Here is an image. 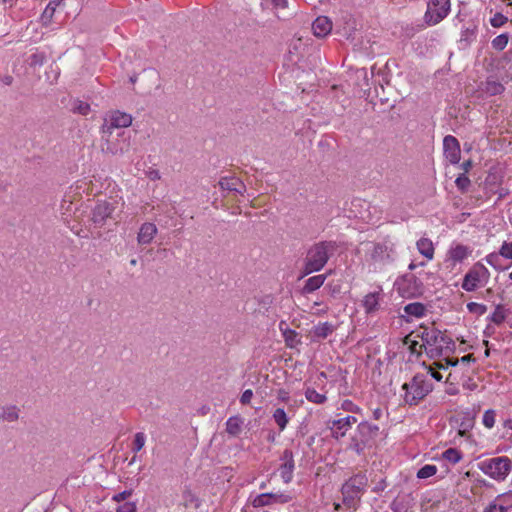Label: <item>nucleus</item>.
Here are the masks:
<instances>
[{
    "label": "nucleus",
    "instance_id": "obj_1",
    "mask_svg": "<svg viewBox=\"0 0 512 512\" xmlns=\"http://www.w3.org/2000/svg\"><path fill=\"white\" fill-rule=\"evenodd\" d=\"M338 249L339 244L335 240H320L308 246L302 263V277L321 271Z\"/></svg>",
    "mask_w": 512,
    "mask_h": 512
},
{
    "label": "nucleus",
    "instance_id": "obj_2",
    "mask_svg": "<svg viewBox=\"0 0 512 512\" xmlns=\"http://www.w3.org/2000/svg\"><path fill=\"white\" fill-rule=\"evenodd\" d=\"M416 336L421 338L420 348H424L429 358H446L455 349V342L438 329L423 327Z\"/></svg>",
    "mask_w": 512,
    "mask_h": 512
},
{
    "label": "nucleus",
    "instance_id": "obj_3",
    "mask_svg": "<svg viewBox=\"0 0 512 512\" xmlns=\"http://www.w3.org/2000/svg\"><path fill=\"white\" fill-rule=\"evenodd\" d=\"M402 390L403 403L411 407L422 402L434 390V384L428 374L417 373L402 385Z\"/></svg>",
    "mask_w": 512,
    "mask_h": 512
},
{
    "label": "nucleus",
    "instance_id": "obj_4",
    "mask_svg": "<svg viewBox=\"0 0 512 512\" xmlns=\"http://www.w3.org/2000/svg\"><path fill=\"white\" fill-rule=\"evenodd\" d=\"M379 426L368 421H362L357 425L354 435L350 439L349 449L361 455L366 447H371L378 436Z\"/></svg>",
    "mask_w": 512,
    "mask_h": 512
},
{
    "label": "nucleus",
    "instance_id": "obj_5",
    "mask_svg": "<svg viewBox=\"0 0 512 512\" xmlns=\"http://www.w3.org/2000/svg\"><path fill=\"white\" fill-rule=\"evenodd\" d=\"M479 470L491 479L502 482L512 470V460L508 456H497L478 463Z\"/></svg>",
    "mask_w": 512,
    "mask_h": 512
},
{
    "label": "nucleus",
    "instance_id": "obj_6",
    "mask_svg": "<svg viewBox=\"0 0 512 512\" xmlns=\"http://www.w3.org/2000/svg\"><path fill=\"white\" fill-rule=\"evenodd\" d=\"M123 135V131L116 132L100 128L101 151L107 155L123 154L127 148V144L123 138Z\"/></svg>",
    "mask_w": 512,
    "mask_h": 512
},
{
    "label": "nucleus",
    "instance_id": "obj_7",
    "mask_svg": "<svg viewBox=\"0 0 512 512\" xmlns=\"http://www.w3.org/2000/svg\"><path fill=\"white\" fill-rule=\"evenodd\" d=\"M490 277L488 269L481 263H475L464 276L462 288L471 292L478 287H483L487 284Z\"/></svg>",
    "mask_w": 512,
    "mask_h": 512
},
{
    "label": "nucleus",
    "instance_id": "obj_8",
    "mask_svg": "<svg viewBox=\"0 0 512 512\" xmlns=\"http://www.w3.org/2000/svg\"><path fill=\"white\" fill-rule=\"evenodd\" d=\"M450 11V0H429L424 15L429 26L440 23Z\"/></svg>",
    "mask_w": 512,
    "mask_h": 512
},
{
    "label": "nucleus",
    "instance_id": "obj_9",
    "mask_svg": "<svg viewBox=\"0 0 512 512\" xmlns=\"http://www.w3.org/2000/svg\"><path fill=\"white\" fill-rule=\"evenodd\" d=\"M398 293L404 298H413L423 293V283L414 274H405L396 282Z\"/></svg>",
    "mask_w": 512,
    "mask_h": 512
},
{
    "label": "nucleus",
    "instance_id": "obj_10",
    "mask_svg": "<svg viewBox=\"0 0 512 512\" xmlns=\"http://www.w3.org/2000/svg\"><path fill=\"white\" fill-rule=\"evenodd\" d=\"M117 208L115 200H100L96 203L91 213V220L97 227L105 225L109 218H112L113 213Z\"/></svg>",
    "mask_w": 512,
    "mask_h": 512
},
{
    "label": "nucleus",
    "instance_id": "obj_11",
    "mask_svg": "<svg viewBox=\"0 0 512 512\" xmlns=\"http://www.w3.org/2000/svg\"><path fill=\"white\" fill-rule=\"evenodd\" d=\"M132 123V116L121 111H112L105 115L101 128L111 131H122L121 129L129 127Z\"/></svg>",
    "mask_w": 512,
    "mask_h": 512
},
{
    "label": "nucleus",
    "instance_id": "obj_12",
    "mask_svg": "<svg viewBox=\"0 0 512 512\" xmlns=\"http://www.w3.org/2000/svg\"><path fill=\"white\" fill-rule=\"evenodd\" d=\"M280 465H279V473L282 481L285 484H289L293 480L294 476V470H295V461H294V454L291 449L286 448L280 458Z\"/></svg>",
    "mask_w": 512,
    "mask_h": 512
},
{
    "label": "nucleus",
    "instance_id": "obj_13",
    "mask_svg": "<svg viewBox=\"0 0 512 512\" xmlns=\"http://www.w3.org/2000/svg\"><path fill=\"white\" fill-rule=\"evenodd\" d=\"M291 501V497L289 495L283 493H262L257 495L252 501L251 504L254 508H261L265 506H270L274 503H288Z\"/></svg>",
    "mask_w": 512,
    "mask_h": 512
},
{
    "label": "nucleus",
    "instance_id": "obj_14",
    "mask_svg": "<svg viewBox=\"0 0 512 512\" xmlns=\"http://www.w3.org/2000/svg\"><path fill=\"white\" fill-rule=\"evenodd\" d=\"M443 152L445 158L451 164H458L461 156L459 141L452 135H447L443 139Z\"/></svg>",
    "mask_w": 512,
    "mask_h": 512
},
{
    "label": "nucleus",
    "instance_id": "obj_15",
    "mask_svg": "<svg viewBox=\"0 0 512 512\" xmlns=\"http://www.w3.org/2000/svg\"><path fill=\"white\" fill-rule=\"evenodd\" d=\"M357 422L354 416H346L340 419L331 421V435L334 439L339 440L346 436L347 432L351 429L352 425Z\"/></svg>",
    "mask_w": 512,
    "mask_h": 512
},
{
    "label": "nucleus",
    "instance_id": "obj_16",
    "mask_svg": "<svg viewBox=\"0 0 512 512\" xmlns=\"http://www.w3.org/2000/svg\"><path fill=\"white\" fill-rule=\"evenodd\" d=\"M368 479L364 474H356L353 477L349 478L341 488L342 493H355L360 496V494L365 490L367 486Z\"/></svg>",
    "mask_w": 512,
    "mask_h": 512
},
{
    "label": "nucleus",
    "instance_id": "obj_17",
    "mask_svg": "<svg viewBox=\"0 0 512 512\" xmlns=\"http://www.w3.org/2000/svg\"><path fill=\"white\" fill-rule=\"evenodd\" d=\"M158 233L157 226L152 222L143 223L137 234V243L139 245L150 244Z\"/></svg>",
    "mask_w": 512,
    "mask_h": 512
},
{
    "label": "nucleus",
    "instance_id": "obj_18",
    "mask_svg": "<svg viewBox=\"0 0 512 512\" xmlns=\"http://www.w3.org/2000/svg\"><path fill=\"white\" fill-rule=\"evenodd\" d=\"M471 254V250L462 244H457L451 247L447 253V261L451 262L454 267L456 264L461 263Z\"/></svg>",
    "mask_w": 512,
    "mask_h": 512
},
{
    "label": "nucleus",
    "instance_id": "obj_19",
    "mask_svg": "<svg viewBox=\"0 0 512 512\" xmlns=\"http://www.w3.org/2000/svg\"><path fill=\"white\" fill-rule=\"evenodd\" d=\"M380 292H370L366 294L362 300V306L367 315H374L380 309Z\"/></svg>",
    "mask_w": 512,
    "mask_h": 512
},
{
    "label": "nucleus",
    "instance_id": "obj_20",
    "mask_svg": "<svg viewBox=\"0 0 512 512\" xmlns=\"http://www.w3.org/2000/svg\"><path fill=\"white\" fill-rule=\"evenodd\" d=\"M218 184L222 190L229 192L243 195L246 191L245 184L237 177H222Z\"/></svg>",
    "mask_w": 512,
    "mask_h": 512
},
{
    "label": "nucleus",
    "instance_id": "obj_21",
    "mask_svg": "<svg viewBox=\"0 0 512 512\" xmlns=\"http://www.w3.org/2000/svg\"><path fill=\"white\" fill-rule=\"evenodd\" d=\"M312 30L316 37H325L332 30V22L326 16H319L312 23Z\"/></svg>",
    "mask_w": 512,
    "mask_h": 512
},
{
    "label": "nucleus",
    "instance_id": "obj_22",
    "mask_svg": "<svg viewBox=\"0 0 512 512\" xmlns=\"http://www.w3.org/2000/svg\"><path fill=\"white\" fill-rule=\"evenodd\" d=\"M336 330V326L330 322H320L313 326L311 335L314 339H325Z\"/></svg>",
    "mask_w": 512,
    "mask_h": 512
},
{
    "label": "nucleus",
    "instance_id": "obj_23",
    "mask_svg": "<svg viewBox=\"0 0 512 512\" xmlns=\"http://www.w3.org/2000/svg\"><path fill=\"white\" fill-rule=\"evenodd\" d=\"M326 278H327V274H319V275H315V276L308 278L305 281V284L302 288V293L310 294V293H313L314 291L318 290L320 287L323 286Z\"/></svg>",
    "mask_w": 512,
    "mask_h": 512
},
{
    "label": "nucleus",
    "instance_id": "obj_24",
    "mask_svg": "<svg viewBox=\"0 0 512 512\" xmlns=\"http://www.w3.org/2000/svg\"><path fill=\"white\" fill-rule=\"evenodd\" d=\"M416 248L418 252L428 260H432L434 258L435 248L433 242L429 238L421 237L416 242Z\"/></svg>",
    "mask_w": 512,
    "mask_h": 512
},
{
    "label": "nucleus",
    "instance_id": "obj_25",
    "mask_svg": "<svg viewBox=\"0 0 512 512\" xmlns=\"http://www.w3.org/2000/svg\"><path fill=\"white\" fill-rule=\"evenodd\" d=\"M477 25L472 24L468 27H465L461 31V36L459 39V43L462 47L469 46L473 41H475L477 37Z\"/></svg>",
    "mask_w": 512,
    "mask_h": 512
},
{
    "label": "nucleus",
    "instance_id": "obj_26",
    "mask_svg": "<svg viewBox=\"0 0 512 512\" xmlns=\"http://www.w3.org/2000/svg\"><path fill=\"white\" fill-rule=\"evenodd\" d=\"M0 419L5 422H16L19 419V409L15 405H7L1 408Z\"/></svg>",
    "mask_w": 512,
    "mask_h": 512
},
{
    "label": "nucleus",
    "instance_id": "obj_27",
    "mask_svg": "<svg viewBox=\"0 0 512 512\" xmlns=\"http://www.w3.org/2000/svg\"><path fill=\"white\" fill-rule=\"evenodd\" d=\"M426 306L420 302L409 303L404 307V312L415 318H422L426 314Z\"/></svg>",
    "mask_w": 512,
    "mask_h": 512
},
{
    "label": "nucleus",
    "instance_id": "obj_28",
    "mask_svg": "<svg viewBox=\"0 0 512 512\" xmlns=\"http://www.w3.org/2000/svg\"><path fill=\"white\" fill-rule=\"evenodd\" d=\"M243 420L239 416H232L226 421V432L231 436H238L242 430Z\"/></svg>",
    "mask_w": 512,
    "mask_h": 512
},
{
    "label": "nucleus",
    "instance_id": "obj_29",
    "mask_svg": "<svg viewBox=\"0 0 512 512\" xmlns=\"http://www.w3.org/2000/svg\"><path fill=\"white\" fill-rule=\"evenodd\" d=\"M304 395L307 401L314 404L321 405L327 401V396L325 393H319L312 387H306Z\"/></svg>",
    "mask_w": 512,
    "mask_h": 512
},
{
    "label": "nucleus",
    "instance_id": "obj_30",
    "mask_svg": "<svg viewBox=\"0 0 512 512\" xmlns=\"http://www.w3.org/2000/svg\"><path fill=\"white\" fill-rule=\"evenodd\" d=\"M272 418L277 424L280 431L285 430L289 423V418L283 408H277L272 414Z\"/></svg>",
    "mask_w": 512,
    "mask_h": 512
},
{
    "label": "nucleus",
    "instance_id": "obj_31",
    "mask_svg": "<svg viewBox=\"0 0 512 512\" xmlns=\"http://www.w3.org/2000/svg\"><path fill=\"white\" fill-rule=\"evenodd\" d=\"M483 90L487 94H489L491 96H495V95H499V94L503 93L505 88H504L503 84H501L500 82L493 80V79H488L484 84Z\"/></svg>",
    "mask_w": 512,
    "mask_h": 512
},
{
    "label": "nucleus",
    "instance_id": "obj_32",
    "mask_svg": "<svg viewBox=\"0 0 512 512\" xmlns=\"http://www.w3.org/2000/svg\"><path fill=\"white\" fill-rule=\"evenodd\" d=\"M471 360L474 361V358L471 354L465 355V356L461 357L460 359H456V360L446 357V358H444L445 364L437 363L436 365L439 369H445V368H448L449 366H456L458 363L467 364Z\"/></svg>",
    "mask_w": 512,
    "mask_h": 512
},
{
    "label": "nucleus",
    "instance_id": "obj_33",
    "mask_svg": "<svg viewBox=\"0 0 512 512\" xmlns=\"http://www.w3.org/2000/svg\"><path fill=\"white\" fill-rule=\"evenodd\" d=\"M494 501L503 506L506 512H509L512 509V491L498 495Z\"/></svg>",
    "mask_w": 512,
    "mask_h": 512
},
{
    "label": "nucleus",
    "instance_id": "obj_34",
    "mask_svg": "<svg viewBox=\"0 0 512 512\" xmlns=\"http://www.w3.org/2000/svg\"><path fill=\"white\" fill-rule=\"evenodd\" d=\"M506 316H507V311L506 309L504 308V306L502 305H497L494 312L492 313V315L490 316V320L496 324V325H500L502 324L505 319H506Z\"/></svg>",
    "mask_w": 512,
    "mask_h": 512
},
{
    "label": "nucleus",
    "instance_id": "obj_35",
    "mask_svg": "<svg viewBox=\"0 0 512 512\" xmlns=\"http://www.w3.org/2000/svg\"><path fill=\"white\" fill-rule=\"evenodd\" d=\"M442 457L448 462L456 464L462 459V453L456 448H449L442 453Z\"/></svg>",
    "mask_w": 512,
    "mask_h": 512
},
{
    "label": "nucleus",
    "instance_id": "obj_36",
    "mask_svg": "<svg viewBox=\"0 0 512 512\" xmlns=\"http://www.w3.org/2000/svg\"><path fill=\"white\" fill-rule=\"evenodd\" d=\"M509 41V34L502 33L492 40V47L497 51H502L506 48Z\"/></svg>",
    "mask_w": 512,
    "mask_h": 512
},
{
    "label": "nucleus",
    "instance_id": "obj_37",
    "mask_svg": "<svg viewBox=\"0 0 512 512\" xmlns=\"http://www.w3.org/2000/svg\"><path fill=\"white\" fill-rule=\"evenodd\" d=\"M437 470L438 469L435 465L426 464L418 470L417 478L427 479L429 477L434 476L437 473Z\"/></svg>",
    "mask_w": 512,
    "mask_h": 512
},
{
    "label": "nucleus",
    "instance_id": "obj_38",
    "mask_svg": "<svg viewBox=\"0 0 512 512\" xmlns=\"http://www.w3.org/2000/svg\"><path fill=\"white\" fill-rule=\"evenodd\" d=\"M495 421H496V411L493 409L486 410L484 412L483 418H482L483 425L486 428L491 429L494 427Z\"/></svg>",
    "mask_w": 512,
    "mask_h": 512
},
{
    "label": "nucleus",
    "instance_id": "obj_39",
    "mask_svg": "<svg viewBox=\"0 0 512 512\" xmlns=\"http://www.w3.org/2000/svg\"><path fill=\"white\" fill-rule=\"evenodd\" d=\"M467 309L470 313H473L477 316H482L486 313L487 306L476 302H469L467 304Z\"/></svg>",
    "mask_w": 512,
    "mask_h": 512
},
{
    "label": "nucleus",
    "instance_id": "obj_40",
    "mask_svg": "<svg viewBox=\"0 0 512 512\" xmlns=\"http://www.w3.org/2000/svg\"><path fill=\"white\" fill-rule=\"evenodd\" d=\"M340 408L346 412H351V413H354V414H361L362 413V409L356 405L353 401L349 400V399H345L342 403H341V406Z\"/></svg>",
    "mask_w": 512,
    "mask_h": 512
},
{
    "label": "nucleus",
    "instance_id": "obj_41",
    "mask_svg": "<svg viewBox=\"0 0 512 512\" xmlns=\"http://www.w3.org/2000/svg\"><path fill=\"white\" fill-rule=\"evenodd\" d=\"M145 441H146L145 434L143 432H137L134 436L133 447H132L133 452H135V453L139 452L144 447Z\"/></svg>",
    "mask_w": 512,
    "mask_h": 512
},
{
    "label": "nucleus",
    "instance_id": "obj_42",
    "mask_svg": "<svg viewBox=\"0 0 512 512\" xmlns=\"http://www.w3.org/2000/svg\"><path fill=\"white\" fill-rule=\"evenodd\" d=\"M455 184L461 192H465L470 187L471 181L465 174H461L456 178Z\"/></svg>",
    "mask_w": 512,
    "mask_h": 512
},
{
    "label": "nucleus",
    "instance_id": "obj_43",
    "mask_svg": "<svg viewBox=\"0 0 512 512\" xmlns=\"http://www.w3.org/2000/svg\"><path fill=\"white\" fill-rule=\"evenodd\" d=\"M508 21V17L503 15L500 12L494 14V16L490 19V24L494 28H499L505 25Z\"/></svg>",
    "mask_w": 512,
    "mask_h": 512
},
{
    "label": "nucleus",
    "instance_id": "obj_44",
    "mask_svg": "<svg viewBox=\"0 0 512 512\" xmlns=\"http://www.w3.org/2000/svg\"><path fill=\"white\" fill-rule=\"evenodd\" d=\"M422 342H418L416 340H410V336L405 338V344L409 346V350L412 354L420 355L422 353V349L420 348Z\"/></svg>",
    "mask_w": 512,
    "mask_h": 512
},
{
    "label": "nucleus",
    "instance_id": "obj_45",
    "mask_svg": "<svg viewBox=\"0 0 512 512\" xmlns=\"http://www.w3.org/2000/svg\"><path fill=\"white\" fill-rule=\"evenodd\" d=\"M499 255L512 260V242H504L500 247Z\"/></svg>",
    "mask_w": 512,
    "mask_h": 512
},
{
    "label": "nucleus",
    "instance_id": "obj_46",
    "mask_svg": "<svg viewBox=\"0 0 512 512\" xmlns=\"http://www.w3.org/2000/svg\"><path fill=\"white\" fill-rule=\"evenodd\" d=\"M343 503L348 507H353L356 504V500L360 499V496L355 493H342Z\"/></svg>",
    "mask_w": 512,
    "mask_h": 512
},
{
    "label": "nucleus",
    "instance_id": "obj_47",
    "mask_svg": "<svg viewBox=\"0 0 512 512\" xmlns=\"http://www.w3.org/2000/svg\"><path fill=\"white\" fill-rule=\"evenodd\" d=\"M116 512H137L136 503L125 502L116 509Z\"/></svg>",
    "mask_w": 512,
    "mask_h": 512
},
{
    "label": "nucleus",
    "instance_id": "obj_48",
    "mask_svg": "<svg viewBox=\"0 0 512 512\" xmlns=\"http://www.w3.org/2000/svg\"><path fill=\"white\" fill-rule=\"evenodd\" d=\"M483 512H506L503 506L497 504L494 500L491 501L483 510Z\"/></svg>",
    "mask_w": 512,
    "mask_h": 512
},
{
    "label": "nucleus",
    "instance_id": "obj_49",
    "mask_svg": "<svg viewBox=\"0 0 512 512\" xmlns=\"http://www.w3.org/2000/svg\"><path fill=\"white\" fill-rule=\"evenodd\" d=\"M131 495H132V490H124L120 493L113 495L112 500L114 502H122V501H125L127 498H129Z\"/></svg>",
    "mask_w": 512,
    "mask_h": 512
},
{
    "label": "nucleus",
    "instance_id": "obj_50",
    "mask_svg": "<svg viewBox=\"0 0 512 512\" xmlns=\"http://www.w3.org/2000/svg\"><path fill=\"white\" fill-rule=\"evenodd\" d=\"M284 337H285L286 344L289 347H293L294 346L293 341L297 337V333L294 330L288 329L287 331L284 332Z\"/></svg>",
    "mask_w": 512,
    "mask_h": 512
},
{
    "label": "nucleus",
    "instance_id": "obj_51",
    "mask_svg": "<svg viewBox=\"0 0 512 512\" xmlns=\"http://www.w3.org/2000/svg\"><path fill=\"white\" fill-rule=\"evenodd\" d=\"M252 397H253V391L251 389L245 390L240 397L241 404H243V405L249 404L251 402Z\"/></svg>",
    "mask_w": 512,
    "mask_h": 512
},
{
    "label": "nucleus",
    "instance_id": "obj_52",
    "mask_svg": "<svg viewBox=\"0 0 512 512\" xmlns=\"http://www.w3.org/2000/svg\"><path fill=\"white\" fill-rule=\"evenodd\" d=\"M75 110L81 115H87L90 111V105L80 101L79 104L75 107Z\"/></svg>",
    "mask_w": 512,
    "mask_h": 512
},
{
    "label": "nucleus",
    "instance_id": "obj_53",
    "mask_svg": "<svg viewBox=\"0 0 512 512\" xmlns=\"http://www.w3.org/2000/svg\"><path fill=\"white\" fill-rule=\"evenodd\" d=\"M426 374H428L431 381L432 379H435L436 381L442 380V374L438 370L433 369L432 367H428V371Z\"/></svg>",
    "mask_w": 512,
    "mask_h": 512
},
{
    "label": "nucleus",
    "instance_id": "obj_54",
    "mask_svg": "<svg viewBox=\"0 0 512 512\" xmlns=\"http://www.w3.org/2000/svg\"><path fill=\"white\" fill-rule=\"evenodd\" d=\"M277 398L282 402H288L290 399L289 392L284 389H279L277 393Z\"/></svg>",
    "mask_w": 512,
    "mask_h": 512
},
{
    "label": "nucleus",
    "instance_id": "obj_55",
    "mask_svg": "<svg viewBox=\"0 0 512 512\" xmlns=\"http://www.w3.org/2000/svg\"><path fill=\"white\" fill-rule=\"evenodd\" d=\"M499 260V254L491 253L486 256V261L493 267H496V262Z\"/></svg>",
    "mask_w": 512,
    "mask_h": 512
},
{
    "label": "nucleus",
    "instance_id": "obj_56",
    "mask_svg": "<svg viewBox=\"0 0 512 512\" xmlns=\"http://www.w3.org/2000/svg\"><path fill=\"white\" fill-rule=\"evenodd\" d=\"M385 251V247L381 244H375L374 245V248H373V253H372V257L373 258H376V256L384 253Z\"/></svg>",
    "mask_w": 512,
    "mask_h": 512
},
{
    "label": "nucleus",
    "instance_id": "obj_57",
    "mask_svg": "<svg viewBox=\"0 0 512 512\" xmlns=\"http://www.w3.org/2000/svg\"><path fill=\"white\" fill-rule=\"evenodd\" d=\"M272 3L275 8H287L288 7V0H272Z\"/></svg>",
    "mask_w": 512,
    "mask_h": 512
},
{
    "label": "nucleus",
    "instance_id": "obj_58",
    "mask_svg": "<svg viewBox=\"0 0 512 512\" xmlns=\"http://www.w3.org/2000/svg\"><path fill=\"white\" fill-rule=\"evenodd\" d=\"M0 81L6 86H10L13 83V77L10 75H5L0 78Z\"/></svg>",
    "mask_w": 512,
    "mask_h": 512
},
{
    "label": "nucleus",
    "instance_id": "obj_59",
    "mask_svg": "<svg viewBox=\"0 0 512 512\" xmlns=\"http://www.w3.org/2000/svg\"><path fill=\"white\" fill-rule=\"evenodd\" d=\"M386 488L385 480H381L373 489L374 492L383 491Z\"/></svg>",
    "mask_w": 512,
    "mask_h": 512
},
{
    "label": "nucleus",
    "instance_id": "obj_60",
    "mask_svg": "<svg viewBox=\"0 0 512 512\" xmlns=\"http://www.w3.org/2000/svg\"><path fill=\"white\" fill-rule=\"evenodd\" d=\"M383 415V410L381 408H376L373 410V418L375 420H380Z\"/></svg>",
    "mask_w": 512,
    "mask_h": 512
},
{
    "label": "nucleus",
    "instance_id": "obj_61",
    "mask_svg": "<svg viewBox=\"0 0 512 512\" xmlns=\"http://www.w3.org/2000/svg\"><path fill=\"white\" fill-rule=\"evenodd\" d=\"M17 1H18V0H1L2 4H3L4 6L9 7V8L14 7V6L16 5V2H17Z\"/></svg>",
    "mask_w": 512,
    "mask_h": 512
},
{
    "label": "nucleus",
    "instance_id": "obj_62",
    "mask_svg": "<svg viewBox=\"0 0 512 512\" xmlns=\"http://www.w3.org/2000/svg\"><path fill=\"white\" fill-rule=\"evenodd\" d=\"M471 167H472V161L471 160H467V161L462 163V168L464 169L465 172H468Z\"/></svg>",
    "mask_w": 512,
    "mask_h": 512
},
{
    "label": "nucleus",
    "instance_id": "obj_63",
    "mask_svg": "<svg viewBox=\"0 0 512 512\" xmlns=\"http://www.w3.org/2000/svg\"><path fill=\"white\" fill-rule=\"evenodd\" d=\"M503 426H504V428H507V429L512 430V417H511V418L506 419V420L503 422Z\"/></svg>",
    "mask_w": 512,
    "mask_h": 512
},
{
    "label": "nucleus",
    "instance_id": "obj_64",
    "mask_svg": "<svg viewBox=\"0 0 512 512\" xmlns=\"http://www.w3.org/2000/svg\"><path fill=\"white\" fill-rule=\"evenodd\" d=\"M150 178L152 180H155V179H160V174L157 170H154V171H151L150 172Z\"/></svg>",
    "mask_w": 512,
    "mask_h": 512
}]
</instances>
